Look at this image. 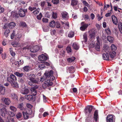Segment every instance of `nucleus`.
I'll return each instance as SVG.
<instances>
[{
	"mask_svg": "<svg viewBox=\"0 0 122 122\" xmlns=\"http://www.w3.org/2000/svg\"><path fill=\"white\" fill-rule=\"evenodd\" d=\"M78 3V1L76 0H72L71 1V5L74 6V5H76Z\"/></svg>",
	"mask_w": 122,
	"mask_h": 122,
	"instance_id": "obj_40",
	"label": "nucleus"
},
{
	"mask_svg": "<svg viewBox=\"0 0 122 122\" xmlns=\"http://www.w3.org/2000/svg\"><path fill=\"white\" fill-rule=\"evenodd\" d=\"M89 34L91 39H93L94 38L96 34L93 29L90 30L89 32Z\"/></svg>",
	"mask_w": 122,
	"mask_h": 122,
	"instance_id": "obj_13",
	"label": "nucleus"
},
{
	"mask_svg": "<svg viewBox=\"0 0 122 122\" xmlns=\"http://www.w3.org/2000/svg\"><path fill=\"white\" fill-rule=\"evenodd\" d=\"M40 49L39 47L38 46H34L31 48L30 51L32 52H36L39 51Z\"/></svg>",
	"mask_w": 122,
	"mask_h": 122,
	"instance_id": "obj_10",
	"label": "nucleus"
},
{
	"mask_svg": "<svg viewBox=\"0 0 122 122\" xmlns=\"http://www.w3.org/2000/svg\"><path fill=\"white\" fill-rule=\"evenodd\" d=\"M56 27L57 28H59L61 27V25L59 22H56Z\"/></svg>",
	"mask_w": 122,
	"mask_h": 122,
	"instance_id": "obj_58",
	"label": "nucleus"
},
{
	"mask_svg": "<svg viewBox=\"0 0 122 122\" xmlns=\"http://www.w3.org/2000/svg\"><path fill=\"white\" fill-rule=\"evenodd\" d=\"M5 92V87L0 85V93L4 95Z\"/></svg>",
	"mask_w": 122,
	"mask_h": 122,
	"instance_id": "obj_22",
	"label": "nucleus"
},
{
	"mask_svg": "<svg viewBox=\"0 0 122 122\" xmlns=\"http://www.w3.org/2000/svg\"><path fill=\"white\" fill-rule=\"evenodd\" d=\"M15 25L16 24L14 22H11L9 23V27L10 28H13Z\"/></svg>",
	"mask_w": 122,
	"mask_h": 122,
	"instance_id": "obj_26",
	"label": "nucleus"
},
{
	"mask_svg": "<svg viewBox=\"0 0 122 122\" xmlns=\"http://www.w3.org/2000/svg\"><path fill=\"white\" fill-rule=\"evenodd\" d=\"M43 64H44V66L46 65L47 66H49L50 65V64L48 62L44 61L42 63Z\"/></svg>",
	"mask_w": 122,
	"mask_h": 122,
	"instance_id": "obj_62",
	"label": "nucleus"
},
{
	"mask_svg": "<svg viewBox=\"0 0 122 122\" xmlns=\"http://www.w3.org/2000/svg\"><path fill=\"white\" fill-rule=\"evenodd\" d=\"M107 40L110 43H112L114 40V38L110 36H108L107 37Z\"/></svg>",
	"mask_w": 122,
	"mask_h": 122,
	"instance_id": "obj_30",
	"label": "nucleus"
},
{
	"mask_svg": "<svg viewBox=\"0 0 122 122\" xmlns=\"http://www.w3.org/2000/svg\"><path fill=\"white\" fill-rule=\"evenodd\" d=\"M95 48L96 49L97 51H99L100 49V44H96L95 45Z\"/></svg>",
	"mask_w": 122,
	"mask_h": 122,
	"instance_id": "obj_47",
	"label": "nucleus"
},
{
	"mask_svg": "<svg viewBox=\"0 0 122 122\" xmlns=\"http://www.w3.org/2000/svg\"><path fill=\"white\" fill-rule=\"evenodd\" d=\"M111 49L112 51H115L117 49L116 46L114 44H112L111 46Z\"/></svg>",
	"mask_w": 122,
	"mask_h": 122,
	"instance_id": "obj_37",
	"label": "nucleus"
},
{
	"mask_svg": "<svg viewBox=\"0 0 122 122\" xmlns=\"http://www.w3.org/2000/svg\"><path fill=\"white\" fill-rule=\"evenodd\" d=\"M36 9V8L35 7H31L30 6L28 8V9L30 10L31 11H32Z\"/></svg>",
	"mask_w": 122,
	"mask_h": 122,
	"instance_id": "obj_49",
	"label": "nucleus"
},
{
	"mask_svg": "<svg viewBox=\"0 0 122 122\" xmlns=\"http://www.w3.org/2000/svg\"><path fill=\"white\" fill-rule=\"evenodd\" d=\"M21 36V35L19 34H17L16 36V39H20Z\"/></svg>",
	"mask_w": 122,
	"mask_h": 122,
	"instance_id": "obj_56",
	"label": "nucleus"
},
{
	"mask_svg": "<svg viewBox=\"0 0 122 122\" xmlns=\"http://www.w3.org/2000/svg\"><path fill=\"white\" fill-rule=\"evenodd\" d=\"M12 98L15 101H17L18 100V97L17 95L14 93H12L11 94Z\"/></svg>",
	"mask_w": 122,
	"mask_h": 122,
	"instance_id": "obj_24",
	"label": "nucleus"
},
{
	"mask_svg": "<svg viewBox=\"0 0 122 122\" xmlns=\"http://www.w3.org/2000/svg\"><path fill=\"white\" fill-rule=\"evenodd\" d=\"M6 54L5 53L4 54H2L1 55L2 58L3 59H5L6 57Z\"/></svg>",
	"mask_w": 122,
	"mask_h": 122,
	"instance_id": "obj_63",
	"label": "nucleus"
},
{
	"mask_svg": "<svg viewBox=\"0 0 122 122\" xmlns=\"http://www.w3.org/2000/svg\"><path fill=\"white\" fill-rule=\"evenodd\" d=\"M46 67L44 66V64H43L42 63V64H40L38 66V68L40 70H42Z\"/></svg>",
	"mask_w": 122,
	"mask_h": 122,
	"instance_id": "obj_34",
	"label": "nucleus"
},
{
	"mask_svg": "<svg viewBox=\"0 0 122 122\" xmlns=\"http://www.w3.org/2000/svg\"><path fill=\"white\" fill-rule=\"evenodd\" d=\"M106 33L108 35H110L111 34V30L109 27H107L105 30Z\"/></svg>",
	"mask_w": 122,
	"mask_h": 122,
	"instance_id": "obj_32",
	"label": "nucleus"
},
{
	"mask_svg": "<svg viewBox=\"0 0 122 122\" xmlns=\"http://www.w3.org/2000/svg\"><path fill=\"white\" fill-rule=\"evenodd\" d=\"M75 59L74 57L69 58L67 59V61L69 62H72Z\"/></svg>",
	"mask_w": 122,
	"mask_h": 122,
	"instance_id": "obj_35",
	"label": "nucleus"
},
{
	"mask_svg": "<svg viewBox=\"0 0 122 122\" xmlns=\"http://www.w3.org/2000/svg\"><path fill=\"white\" fill-rule=\"evenodd\" d=\"M109 53L110 57L112 58H113L116 54V52L115 51H111Z\"/></svg>",
	"mask_w": 122,
	"mask_h": 122,
	"instance_id": "obj_25",
	"label": "nucleus"
},
{
	"mask_svg": "<svg viewBox=\"0 0 122 122\" xmlns=\"http://www.w3.org/2000/svg\"><path fill=\"white\" fill-rule=\"evenodd\" d=\"M12 86L14 87L17 88L18 87V84L15 82H13V83H11Z\"/></svg>",
	"mask_w": 122,
	"mask_h": 122,
	"instance_id": "obj_41",
	"label": "nucleus"
},
{
	"mask_svg": "<svg viewBox=\"0 0 122 122\" xmlns=\"http://www.w3.org/2000/svg\"><path fill=\"white\" fill-rule=\"evenodd\" d=\"M63 19H68V13L64 11L61 13Z\"/></svg>",
	"mask_w": 122,
	"mask_h": 122,
	"instance_id": "obj_19",
	"label": "nucleus"
},
{
	"mask_svg": "<svg viewBox=\"0 0 122 122\" xmlns=\"http://www.w3.org/2000/svg\"><path fill=\"white\" fill-rule=\"evenodd\" d=\"M67 70L69 72L71 73L74 72L75 70V67L72 66L67 67Z\"/></svg>",
	"mask_w": 122,
	"mask_h": 122,
	"instance_id": "obj_16",
	"label": "nucleus"
},
{
	"mask_svg": "<svg viewBox=\"0 0 122 122\" xmlns=\"http://www.w3.org/2000/svg\"><path fill=\"white\" fill-rule=\"evenodd\" d=\"M30 92V90L27 88H25L22 91V93L23 94H28Z\"/></svg>",
	"mask_w": 122,
	"mask_h": 122,
	"instance_id": "obj_27",
	"label": "nucleus"
},
{
	"mask_svg": "<svg viewBox=\"0 0 122 122\" xmlns=\"http://www.w3.org/2000/svg\"><path fill=\"white\" fill-rule=\"evenodd\" d=\"M107 122H113V118L112 116L111 115H108L106 117Z\"/></svg>",
	"mask_w": 122,
	"mask_h": 122,
	"instance_id": "obj_15",
	"label": "nucleus"
},
{
	"mask_svg": "<svg viewBox=\"0 0 122 122\" xmlns=\"http://www.w3.org/2000/svg\"><path fill=\"white\" fill-rule=\"evenodd\" d=\"M53 71L52 70H50L49 71H46V73H45L46 77L48 79L49 78L50 80H54L55 79V77L53 76Z\"/></svg>",
	"mask_w": 122,
	"mask_h": 122,
	"instance_id": "obj_3",
	"label": "nucleus"
},
{
	"mask_svg": "<svg viewBox=\"0 0 122 122\" xmlns=\"http://www.w3.org/2000/svg\"><path fill=\"white\" fill-rule=\"evenodd\" d=\"M40 9L39 8H38L37 9L34 10L32 12L34 15H36L38 14L40 11Z\"/></svg>",
	"mask_w": 122,
	"mask_h": 122,
	"instance_id": "obj_38",
	"label": "nucleus"
},
{
	"mask_svg": "<svg viewBox=\"0 0 122 122\" xmlns=\"http://www.w3.org/2000/svg\"><path fill=\"white\" fill-rule=\"evenodd\" d=\"M52 81L51 80H50V79L49 78L47 81V86H51L53 84L52 82H51V81Z\"/></svg>",
	"mask_w": 122,
	"mask_h": 122,
	"instance_id": "obj_39",
	"label": "nucleus"
},
{
	"mask_svg": "<svg viewBox=\"0 0 122 122\" xmlns=\"http://www.w3.org/2000/svg\"><path fill=\"white\" fill-rule=\"evenodd\" d=\"M42 21L43 22L47 23L48 22V19L45 18H43L42 20Z\"/></svg>",
	"mask_w": 122,
	"mask_h": 122,
	"instance_id": "obj_55",
	"label": "nucleus"
},
{
	"mask_svg": "<svg viewBox=\"0 0 122 122\" xmlns=\"http://www.w3.org/2000/svg\"><path fill=\"white\" fill-rule=\"evenodd\" d=\"M27 12V9H23L22 8H20L18 14L20 17H23L25 16L26 13Z\"/></svg>",
	"mask_w": 122,
	"mask_h": 122,
	"instance_id": "obj_4",
	"label": "nucleus"
},
{
	"mask_svg": "<svg viewBox=\"0 0 122 122\" xmlns=\"http://www.w3.org/2000/svg\"><path fill=\"white\" fill-rule=\"evenodd\" d=\"M98 119V112L97 110H96L95 111L94 114L93 122H97ZM89 122H92V121H90Z\"/></svg>",
	"mask_w": 122,
	"mask_h": 122,
	"instance_id": "obj_9",
	"label": "nucleus"
},
{
	"mask_svg": "<svg viewBox=\"0 0 122 122\" xmlns=\"http://www.w3.org/2000/svg\"><path fill=\"white\" fill-rule=\"evenodd\" d=\"M20 25L23 27H26L27 26L26 23L24 22H22L20 23Z\"/></svg>",
	"mask_w": 122,
	"mask_h": 122,
	"instance_id": "obj_50",
	"label": "nucleus"
},
{
	"mask_svg": "<svg viewBox=\"0 0 122 122\" xmlns=\"http://www.w3.org/2000/svg\"><path fill=\"white\" fill-rule=\"evenodd\" d=\"M52 17L53 18L55 19L57 18V14L56 13L53 12Z\"/></svg>",
	"mask_w": 122,
	"mask_h": 122,
	"instance_id": "obj_57",
	"label": "nucleus"
},
{
	"mask_svg": "<svg viewBox=\"0 0 122 122\" xmlns=\"http://www.w3.org/2000/svg\"><path fill=\"white\" fill-rule=\"evenodd\" d=\"M84 22H82L81 23V26L80 27V30L82 31H84L87 28L88 25L87 24H84Z\"/></svg>",
	"mask_w": 122,
	"mask_h": 122,
	"instance_id": "obj_12",
	"label": "nucleus"
},
{
	"mask_svg": "<svg viewBox=\"0 0 122 122\" xmlns=\"http://www.w3.org/2000/svg\"><path fill=\"white\" fill-rule=\"evenodd\" d=\"M93 107L92 106L89 105L87 106L85 108V113L86 115H89L91 112Z\"/></svg>",
	"mask_w": 122,
	"mask_h": 122,
	"instance_id": "obj_6",
	"label": "nucleus"
},
{
	"mask_svg": "<svg viewBox=\"0 0 122 122\" xmlns=\"http://www.w3.org/2000/svg\"><path fill=\"white\" fill-rule=\"evenodd\" d=\"M52 2L54 4H57L59 3V0H52Z\"/></svg>",
	"mask_w": 122,
	"mask_h": 122,
	"instance_id": "obj_48",
	"label": "nucleus"
},
{
	"mask_svg": "<svg viewBox=\"0 0 122 122\" xmlns=\"http://www.w3.org/2000/svg\"><path fill=\"white\" fill-rule=\"evenodd\" d=\"M55 25V22L54 20H52L51 21L49 24V26L51 27H54Z\"/></svg>",
	"mask_w": 122,
	"mask_h": 122,
	"instance_id": "obj_31",
	"label": "nucleus"
},
{
	"mask_svg": "<svg viewBox=\"0 0 122 122\" xmlns=\"http://www.w3.org/2000/svg\"><path fill=\"white\" fill-rule=\"evenodd\" d=\"M118 27L119 31L122 34V22H119Z\"/></svg>",
	"mask_w": 122,
	"mask_h": 122,
	"instance_id": "obj_36",
	"label": "nucleus"
},
{
	"mask_svg": "<svg viewBox=\"0 0 122 122\" xmlns=\"http://www.w3.org/2000/svg\"><path fill=\"white\" fill-rule=\"evenodd\" d=\"M74 32L72 31H70L68 34V36L70 38H72L74 36Z\"/></svg>",
	"mask_w": 122,
	"mask_h": 122,
	"instance_id": "obj_33",
	"label": "nucleus"
},
{
	"mask_svg": "<svg viewBox=\"0 0 122 122\" xmlns=\"http://www.w3.org/2000/svg\"><path fill=\"white\" fill-rule=\"evenodd\" d=\"M36 76L33 74H31L28 76V79L30 80L28 81V84L30 86H35L38 84L39 81L38 78H36Z\"/></svg>",
	"mask_w": 122,
	"mask_h": 122,
	"instance_id": "obj_1",
	"label": "nucleus"
},
{
	"mask_svg": "<svg viewBox=\"0 0 122 122\" xmlns=\"http://www.w3.org/2000/svg\"><path fill=\"white\" fill-rule=\"evenodd\" d=\"M25 97L26 99L29 101L34 100L33 96L30 94L25 95Z\"/></svg>",
	"mask_w": 122,
	"mask_h": 122,
	"instance_id": "obj_20",
	"label": "nucleus"
},
{
	"mask_svg": "<svg viewBox=\"0 0 122 122\" xmlns=\"http://www.w3.org/2000/svg\"><path fill=\"white\" fill-rule=\"evenodd\" d=\"M42 15L41 13H40L39 15H37L36 16L38 20H41V19Z\"/></svg>",
	"mask_w": 122,
	"mask_h": 122,
	"instance_id": "obj_45",
	"label": "nucleus"
},
{
	"mask_svg": "<svg viewBox=\"0 0 122 122\" xmlns=\"http://www.w3.org/2000/svg\"><path fill=\"white\" fill-rule=\"evenodd\" d=\"M30 111H31V112L30 114L28 113L27 112H24L23 111L22 112L24 118L25 119H27L29 118L28 115L29 114H30V113H31L32 112V111L30 109Z\"/></svg>",
	"mask_w": 122,
	"mask_h": 122,
	"instance_id": "obj_18",
	"label": "nucleus"
},
{
	"mask_svg": "<svg viewBox=\"0 0 122 122\" xmlns=\"http://www.w3.org/2000/svg\"><path fill=\"white\" fill-rule=\"evenodd\" d=\"M112 19L113 24L116 25H117L118 23V21L117 17L114 15L112 17Z\"/></svg>",
	"mask_w": 122,
	"mask_h": 122,
	"instance_id": "obj_17",
	"label": "nucleus"
},
{
	"mask_svg": "<svg viewBox=\"0 0 122 122\" xmlns=\"http://www.w3.org/2000/svg\"><path fill=\"white\" fill-rule=\"evenodd\" d=\"M14 64L17 67H19L20 66L19 65V61H15L14 63Z\"/></svg>",
	"mask_w": 122,
	"mask_h": 122,
	"instance_id": "obj_60",
	"label": "nucleus"
},
{
	"mask_svg": "<svg viewBox=\"0 0 122 122\" xmlns=\"http://www.w3.org/2000/svg\"><path fill=\"white\" fill-rule=\"evenodd\" d=\"M72 47L75 50H78L79 47V45L76 42L73 43Z\"/></svg>",
	"mask_w": 122,
	"mask_h": 122,
	"instance_id": "obj_23",
	"label": "nucleus"
},
{
	"mask_svg": "<svg viewBox=\"0 0 122 122\" xmlns=\"http://www.w3.org/2000/svg\"><path fill=\"white\" fill-rule=\"evenodd\" d=\"M14 74L19 77H22L24 75V74L21 73H20L18 72H15L14 73Z\"/></svg>",
	"mask_w": 122,
	"mask_h": 122,
	"instance_id": "obj_29",
	"label": "nucleus"
},
{
	"mask_svg": "<svg viewBox=\"0 0 122 122\" xmlns=\"http://www.w3.org/2000/svg\"><path fill=\"white\" fill-rule=\"evenodd\" d=\"M24 104L23 103H22L18 105V108H19L20 110H23L25 108L23 107Z\"/></svg>",
	"mask_w": 122,
	"mask_h": 122,
	"instance_id": "obj_28",
	"label": "nucleus"
},
{
	"mask_svg": "<svg viewBox=\"0 0 122 122\" xmlns=\"http://www.w3.org/2000/svg\"><path fill=\"white\" fill-rule=\"evenodd\" d=\"M102 57L104 60H109V56L108 51H105L102 55Z\"/></svg>",
	"mask_w": 122,
	"mask_h": 122,
	"instance_id": "obj_8",
	"label": "nucleus"
},
{
	"mask_svg": "<svg viewBox=\"0 0 122 122\" xmlns=\"http://www.w3.org/2000/svg\"><path fill=\"white\" fill-rule=\"evenodd\" d=\"M6 107L5 105H2L0 107L1 116L5 118L7 117L8 115V112L7 111Z\"/></svg>",
	"mask_w": 122,
	"mask_h": 122,
	"instance_id": "obj_2",
	"label": "nucleus"
},
{
	"mask_svg": "<svg viewBox=\"0 0 122 122\" xmlns=\"http://www.w3.org/2000/svg\"><path fill=\"white\" fill-rule=\"evenodd\" d=\"M18 58V60H19V65H20V66L21 65H22L24 63V61L23 60V59H20V60L19 58V57Z\"/></svg>",
	"mask_w": 122,
	"mask_h": 122,
	"instance_id": "obj_52",
	"label": "nucleus"
},
{
	"mask_svg": "<svg viewBox=\"0 0 122 122\" xmlns=\"http://www.w3.org/2000/svg\"><path fill=\"white\" fill-rule=\"evenodd\" d=\"M4 11V8L0 5V14L3 13Z\"/></svg>",
	"mask_w": 122,
	"mask_h": 122,
	"instance_id": "obj_53",
	"label": "nucleus"
},
{
	"mask_svg": "<svg viewBox=\"0 0 122 122\" xmlns=\"http://www.w3.org/2000/svg\"><path fill=\"white\" fill-rule=\"evenodd\" d=\"M10 31V30L8 29H7L5 32L4 34L5 35H6L9 33Z\"/></svg>",
	"mask_w": 122,
	"mask_h": 122,
	"instance_id": "obj_61",
	"label": "nucleus"
},
{
	"mask_svg": "<svg viewBox=\"0 0 122 122\" xmlns=\"http://www.w3.org/2000/svg\"><path fill=\"white\" fill-rule=\"evenodd\" d=\"M82 3L84 5L87 6L88 8H90V5H89L86 1L84 0L82 2Z\"/></svg>",
	"mask_w": 122,
	"mask_h": 122,
	"instance_id": "obj_42",
	"label": "nucleus"
},
{
	"mask_svg": "<svg viewBox=\"0 0 122 122\" xmlns=\"http://www.w3.org/2000/svg\"><path fill=\"white\" fill-rule=\"evenodd\" d=\"M83 38L85 40V42H86L87 41V35L86 34H84L83 35Z\"/></svg>",
	"mask_w": 122,
	"mask_h": 122,
	"instance_id": "obj_51",
	"label": "nucleus"
},
{
	"mask_svg": "<svg viewBox=\"0 0 122 122\" xmlns=\"http://www.w3.org/2000/svg\"><path fill=\"white\" fill-rule=\"evenodd\" d=\"M3 101L6 105H9L11 102L10 99L8 98H3Z\"/></svg>",
	"mask_w": 122,
	"mask_h": 122,
	"instance_id": "obj_14",
	"label": "nucleus"
},
{
	"mask_svg": "<svg viewBox=\"0 0 122 122\" xmlns=\"http://www.w3.org/2000/svg\"><path fill=\"white\" fill-rule=\"evenodd\" d=\"M9 27V23L7 24V23H6L4 25L3 27V29H5L6 28H7Z\"/></svg>",
	"mask_w": 122,
	"mask_h": 122,
	"instance_id": "obj_59",
	"label": "nucleus"
},
{
	"mask_svg": "<svg viewBox=\"0 0 122 122\" xmlns=\"http://www.w3.org/2000/svg\"><path fill=\"white\" fill-rule=\"evenodd\" d=\"M66 50L68 53H69L71 52V47L70 46H68L67 47Z\"/></svg>",
	"mask_w": 122,
	"mask_h": 122,
	"instance_id": "obj_54",
	"label": "nucleus"
},
{
	"mask_svg": "<svg viewBox=\"0 0 122 122\" xmlns=\"http://www.w3.org/2000/svg\"><path fill=\"white\" fill-rule=\"evenodd\" d=\"M33 86H34V87L30 88V91L31 94L33 96H35L37 94V92L36 89L38 88V86L36 85Z\"/></svg>",
	"mask_w": 122,
	"mask_h": 122,
	"instance_id": "obj_7",
	"label": "nucleus"
},
{
	"mask_svg": "<svg viewBox=\"0 0 122 122\" xmlns=\"http://www.w3.org/2000/svg\"><path fill=\"white\" fill-rule=\"evenodd\" d=\"M17 80V78L13 74L11 75L10 76L7 77V80L11 83L15 82Z\"/></svg>",
	"mask_w": 122,
	"mask_h": 122,
	"instance_id": "obj_5",
	"label": "nucleus"
},
{
	"mask_svg": "<svg viewBox=\"0 0 122 122\" xmlns=\"http://www.w3.org/2000/svg\"><path fill=\"white\" fill-rule=\"evenodd\" d=\"M19 15L17 13H15L13 15V16L15 18H18L19 17Z\"/></svg>",
	"mask_w": 122,
	"mask_h": 122,
	"instance_id": "obj_64",
	"label": "nucleus"
},
{
	"mask_svg": "<svg viewBox=\"0 0 122 122\" xmlns=\"http://www.w3.org/2000/svg\"><path fill=\"white\" fill-rule=\"evenodd\" d=\"M47 57L44 54H42L39 56V60L41 61H44L47 59Z\"/></svg>",
	"mask_w": 122,
	"mask_h": 122,
	"instance_id": "obj_11",
	"label": "nucleus"
},
{
	"mask_svg": "<svg viewBox=\"0 0 122 122\" xmlns=\"http://www.w3.org/2000/svg\"><path fill=\"white\" fill-rule=\"evenodd\" d=\"M10 109L14 112H15L17 110L16 108L14 106H11L10 107Z\"/></svg>",
	"mask_w": 122,
	"mask_h": 122,
	"instance_id": "obj_43",
	"label": "nucleus"
},
{
	"mask_svg": "<svg viewBox=\"0 0 122 122\" xmlns=\"http://www.w3.org/2000/svg\"><path fill=\"white\" fill-rule=\"evenodd\" d=\"M22 114L20 112L18 113L16 115V118L18 119H19L20 118L22 117Z\"/></svg>",
	"mask_w": 122,
	"mask_h": 122,
	"instance_id": "obj_44",
	"label": "nucleus"
},
{
	"mask_svg": "<svg viewBox=\"0 0 122 122\" xmlns=\"http://www.w3.org/2000/svg\"><path fill=\"white\" fill-rule=\"evenodd\" d=\"M23 69L24 71L26 72H28L32 70L31 66L29 65L24 66L23 67Z\"/></svg>",
	"mask_w": 122,
	"mask_h": 122,
	"instance_id": "obj_21",
	"label": "nucleus"
},
{
	"mask_svg": "<svg viewBox=\"0 0 122 122\" xmlns=\"http://www.w3.org/2000/svg\"><path fill=\"white\" fill-rule=\"evenodd\" d=\"M8 116L7 117H8L9 116L11 117H13L15 116L14 113L12 112H8Z\"/></svg>",
	"mask_w": 122,
	"mask_h": 122,
	"instance_id": "obj_46",
	"label": "nucleus"
}]
</instances>
